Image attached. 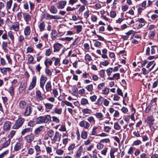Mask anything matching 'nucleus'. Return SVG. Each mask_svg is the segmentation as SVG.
Returning <instances> with one entry per match:
<instances>
[{"label": "nucleus", "mask_w": 158, "mask_h": 158, "mask_svg": "<svg viewBox=\"0 0 158 158\" xmlns=\"http://www.w3.org/2000/svg\"><path fill=\"white\" fill-rule=\"evenodd\" d=\"M8 35L10 37L11 40L13 41L14 40V36L12 32L11 31H10L8 32Z\"/></svg>", "instance_id": "de8ad7c7"}, {"label": "nucleus", "mask_w": 158, "mask_h": 158, "mask_svg": "<svg viewBox=\"0 0 158 158\" xmlns=\"http://www.w3.org/2000/svg\"><path fill=\"white\" fill-rule=\"evenodd\" d=\"M81 104L82 105L85 106L87 104H89V103L87 99L83 98L81 99Z\"/></svg>", "instance_id": "473e14b6"}, {"label": "nucleus", "mask_w": 158, "mask_h": 158, "mask_svg": "<svg viewBox=\"0 0 158 158\" xmlns=\"http://www.w3.org/2000/svg\"><path fill=\"white\" fill-rule=\"evenodd\" d=\"M75 27L77 28L76 32L77 33H80L82 30V26L81 25L76 26Z\"/></svg>", "instance_id": "c03bdc74"}, {"label": "nucleus", "mask_w": 158, "mask_h": 158, "mask_svg": "<svg viewBox=\"0 0 158 158\" xmlns=\"http://www.w3.org/2000/svg\"><path fill=\"white\" fill-rule=\"evenodd\" d=\"M24 121V118L21 117L19 118L12 126V128L14 129H19L22 126Z\"/></svg>", "instance_id": "7ed1b4c3"}, {"label": "nucleus", "mask_w": 158, "mask_h": 158, "mask_svg": "<svg viewBox=\"0 0 158 158\" xmlns=\"http://www.w3.org/2000/svg\"><path fill=\"white\" fill-rule=\"evenodd\" d=\"M45 71L46 73L48 76H50L52 75V73L49 69H48V68L46 67Z\"/></svg>", "instance_id": "4d7b16f0"}, {"label": "nucleus", "mask_w": 158, "mask_h": 158, "mask_svg": "<svg viewBox=\"0 0 158 158\" xmlns=\"http://www.w3.org/2000/svg\"><path fill=\"white\" fill-rule=\"evenodd\" d=\"M88 121L90 123H95V120L93 116H90L87 118Z\"/></svg>", "instance_id": "6e6d98bb"}, {"label": "nucleus", "mask_w": 158, "mask_h": 158, "mask_svg": "<svg viewBox=\"0 0 158 158\" xmlns=\"http://www.w3.org/2000/svg\"><path fill=\"white\" fill-rule=\"evenodd\" d=\"M50 146H45V149L47 153L50 154L52 152V149L51 145Z\"/></svg>", "instance_id": "864d4df0"}, {"label": "nucleus", "mask_w": 158, "mask_h": 158, "mask_svg": "<svg viewBox=\"0 0 158 158\" xmlns=\"http://www.w3.org/2000/svg\"><path fill=\"white\" fill-rule=\"evenodd\" d=\"M12 3V1L11 0H10L6 3V7L7 10L10 9Z\"/></svg>", "instance_id": "a19ab883"}, {"label": "nucleus", "mask_w": 158, "mask_h": 158, "mask_svg": "<svg viewBox=\"0 0 158 158\" xmlns=\"http://www.w3.org/2000/svg\"><path fill=\"white\" fill-rule=\"evenodd\" d=\"M62 112V109L61 108L58 109L57 108H54L53 111L52 112V113H55L59 115L61 114Z\"/></svg>", "instance_id": "bb28decb"}, {"label": "nucleus", "mask_w": 158, "mask_h": 158, "mask_svg": "<svg viewBox=\"0 0 158 158\" xmlns=\"http://www.w3.org/2000/svg\"><path fill=\"white\" fill-rule=\"evenodd\" d=\"M156 65V64L155 63L152 66L151 68L148 69H146L145 68H143L142 69V71L144 75H146L149 73L152 70V69L154 68V67Z\"/></svg>", "instance_id": "f3484780"}, {"label": "nucleus", "mask_w": 158, "mask_h": 158, "mask_svg": "<svg viewBox=\"0 0 158 158\" xmlns=\"http://www.w3.org/2000/svg\"><path fill=\"white\" fill-rule=\"evenodd\" d=\"M150 105H149L147 106V104H146V107L145 110V112L146 113H149L151 110V108L152 107V104H150Z\"/></svg>", "instance_id": "8fccbe9b"}, {"label": "nucleus", "mask_w": 158, "mask_h": 158, "mask_svg": "<svg viewBox=\"0 0 158 158\" xmlns=\"http://www.w3.org/2000/svg\"><path fill=\"white\" fill-rule=\"evenodd\" d=\"M113 71V68H109L107 69L106 72L107 73V75L108 76H109L111 74V73H112Z\"/></svg>", "instance_id": "69168bd1"}, {"label": "nucleus", "mask_w": 158, "mask_h": 158, "mask_svg": "<svg viewBox=\"0 0 158 158\" xmlns=\"http://www.w3.org/2000/svg\"><path fill=\"white\" fill-rule=\"evenodd\" d=\"M10 94L12 96H14L15 95V91L14 87H13V85H12L9 88V91Z\"/></svg>", "instance_id": "2f4dec72"}, {"label": "nucleus", "mask_w": 158, "mask_h": 158, "mask_svg": "<svg viewBox=\"0 0 158 158\" xmlns=\"http://www.w3.org/2000/svg\"><path fill=\"white\" fill-rule=\"evenodd\" d=\"M45 26V25L44 22H42L40 23L39 25V27L40 29V31H43L44 30Z\"/></svg>", "instance_id": "7c9ffc66"}, {"label": "nucleus", "mask_w": 158, "mask_h": 158, "mask_svg": "<svg viewBox=\"0 0 158 158\" xmlns=\"http://www.w3.org/2000/svg\"><path fill=\"white\" fill-rule=\"evenodd\" d=\"M47 79V77H45L43 75H42L41 76L40 81L43 82L45 83Z\"/></svg>", "instance_id": "13d9d810"}, {"label": "nucleus", "mask_w": 158, "mask_h": 158, "mask_svg": "<svg viewBox=\"0 0 158 158\" xmlns=\"http://www.w3.org/2000/svg\"><path fill=\"white\" fill-rule=\"evenodd\" d=\"M54 134V131L52 129H50L47 131V135L50 138L52 137Z\"/></svg>", "instance_id": "e433bc0d"}, {"label": "nucleus", "mask_w": 158, "mask_h": 158, "mask_svg": "<svg viewBox=\"0 0 158 158\" xmlns=\"http://www.w3.org/2000/svg\"><path fill=\"white\" fill-rule=\"evenodd\" d=\"M32 105L31 104H28L23 110H24V115L25 116H28L30 115L32 113Z\"/></svg>", "instance_id": "423d86ee"}, {"label": "nucleus", "mask_w": 158, "mask_h": 158, "mask_svg": "<svg viewBox=\"0 0 158 158\" xmlns=\"http://www.w3.org/2000/svg\"><path fill=\"white\" fill-rule=\"evenodd\" d=\"M155 35L154 31H150L148 34V37L150 39H153Z\"/></svg>", "instance_id": "37998d69"}, {"label": "nucleus", "mask_w": 158, "mask_h": 158, "mask_svg": "<svg viewBox=\"0 0 158 158\" xmlns=\"http://www.w3.org/2000/svg\"><path fill=\"white\" fill-rule=\"evenodd\" d=\"M31 33L30 27L29 26H27L24 29V34L25 35H29Z\"/></svg>", "instance_id": "a878e982"}, {"label": "nucleus", "mask_w": 158, "mask_h": 158, "mask_svg": "<svg viewBox=\"0 0 158 158\" xmlns=\"http://www.w3.org/2000/svg\"><path fill=\"white\" fill-rule=\"evenodd\" d=\"M64 152L63 150L61 149H57L56 150V153L59 155H62Z\"/></svg>", "instance_id": "603ef678"}, {"label": "nucleus", "mask_w": 158, "mask_h": 158, "mask_svg": "<svg viewBox=\"0 0 158 158\" xmlns=\"http://www.w3.org/2000/svg\"><path fill=\"white\" fill-rule=\"evenodd\" d=\"M79 125L82 127H83L86 129H88L90 127V124L88 122L85 120H83L81 121L79 123Z\"/></svg>", "instance_id": "9d476101"}, {"label": "nucleus", "mask_w": 158, "mask_h": 158, "mask_svg": "<svg viewBox=\"0 0 158 158\" xmlns=\"http://www.w3.org/2000/svg\"><path fill=\"white\" fill-rule=\"evenodd\" d=\"M110 139L109 138H105L101 139L100 141V143H110Z\"/></svg>", "instance_id": "09e8293b"}, {"label": "nucleus", "mask_w": 158, "mask_h": 158, "mask_svg": "<svg viewBox=\"0 0 158 158\" xmlns=\"http://www.w3.org/2000/svg\"><path fill=\"white\" fill-rule=\"evenodd\" d=\"M44 126H39L35 130L34 133L36 135H38L42 131H44Z\"/></svg>", "instance_id": "412c9836"}, {"label": "nucleus", "mask_w": 158, "mask_h": 158, "mask_svg": "<svg viewBox=\"0 0 158 158\" xmlns=\"http://www.w3.org/2000/svg\"><path fill=\"white\" fill-rule=\"evenodd\" d=\"M50 11L53 14H56L57 12L56 8L54 5L51 6Z\"/></svg>", "instance_id": "4c0bfd02"}, {"label": "nucleus", "mask_w": 158, "mask_h": 158, "mask_svg": "<svg viewBox=\"0 0 158 158\" xmlns=\"http://www.w3.org/2000/svg\"><path fill=\"white\" fill-rule=\"evenodd\" d=\"M75 143L72 144L71 145L69 146L68 148V150L70 151L71 150H73L75 147Z\"/></svg>", "instance_id": "338daca9"}, {"label": "nucleus", "mask_w": 158, "mask_h": 158, "mask_svg": "<svg viewBox=\"0 0 158 158\" xmlns=\"http://www.w3.org/2000/svg\"><path fill=\"white\" fill-rule=\"evenodd\" d=\"M101 143H98L97 145V148L99 150L102 149L104 147V145Z\"/></svg>", "instance_id": "052dcab7"}, {"label": "nucleus", "mask_w": 158, "mask_h": 158, "mask_svg": "<svg viewBox=\"0 0 158 158\" xmlns=\"http://www.w3.org/2000/svg\"><path fill=\"white\" fill-rule=\"evenodd\" d=\"M34 148L36 152V156L39 155L41 152V149L40 146L36 145L34 147Z\"/></svg>", "instance_id": "c756f323"}, {"label": "nucleus", "mask_w": 158, "mask_h": 158, "mask_svg": "<svg viewBox=\"0 0 158 158\" xmlns=\"http://www.w3.org/2000/svg\"><path fill=\"white\" fill-rule=\"evenodd\" d=\"M61 134L57 132L56 131L54 134V135L53 138V140L54 142L56 141L59 142L61 139Z\"/></svg>", "instance_id": "2eb2a0df"}, {"label": "nucleus", "mask_w": 158, "mask_h": 158, "mask_svg": "<svg viewBox=\"0 0 158 158\" xmlns=\"http://www.w3.org/2000/svg\"><path fill=\"white\" fill-rule=\"evenodd\" d=\"M114 128L116 130H119L120 129V127L118 122L114 123Z\"/></svg>", "instance_id": "e2e57ef3"}, {"label": "nucleus", "mask_w": 158, "mask_h": 158, "mask_svg": "<svg viewBox=\"0 0 158 158\" xmlns=\"http://www.w3.org/2000/svg\"><path fill=\"white\" fill-rule=\"evenodd\" d=\"M62 45L60 44L57 43L53 45L54 52H58L60 49V47L62 46Z\"/></svg>", "instance_id": "5701e85b"}, {"label": "nucleus", "mask_w": 158, "mask_h": 158, "mask_svg": "<svg viewBox=\"0 0 158 158\" xmlns=\"http://www.w3.org/2000/svg\"><path fill=\"white\" fill-rule=\"evenodd\" d=\"M27 87V83L24 81L22 82L19 87V92H22L23 90L26 89Z\"/></svg>", "instance_id": "dca6fc26"}, {"label": "nucleus", "mask_w": 158, "mask_h": 158, "mask_svg": "<svg viewBox=\"0 0 158 158\" xmlns=\"http://www.w3.org/2000/svg\"><path fill=\"white\" fill-rule=\"evenodd\" d=\"M11 69L10 68H2L0 67V70H1V72L3 75L7 74V71H10Z\"/></svg>", "instance_id": "393cba45"}, {"label": "nucleus", "mask_w": 158, "mask_h": 158, "mask_svg": "<svg viewBox=\"0 0 158 158\" xmlns=\"http://www.w3.org/2000/svg\"><path fill=\"white\" fill-rule=\"evenodd\" d=\"M103 100V98L100 96V97L97 99L96 102L95 103V104L96 105H101L102 104Z\"/></svg>", "instance_id": "72a5a7b5"}, {"label": "nucleus", "mask_w": 158, "mask_h": 158, "mask_svg": "<svg viewBox=\"0 0 158 158\" xmlns=\"http://www.w3.org/2000/svg\"><path fill=\"white\" fill-rule=\"evenodd\" d=\"M95 115L98 118L101 120L103 119V118H102L103 117V115L101 113H97L95 114Z\"/></svg>", "instance_id": "ea45409f"}, {"label": "nucleus", "mask_w": 158, "mask_h": 158, "mask_svg": "<svg viewBox=\"0 0 158 158\" xmlns=\"http://www.w3.org/2000/svg\"><path fill=\"white\" fill-rule=\"evenodd\" d=\"M35 125V122L31 120L27 123L28 127H26L23 129L21 131V134L23 135H24L26 133L32 132L33 130V127Z\"/></svg>", "instance_id": "f03ea898"}, {"label": "nucleus", "mask_w": 158, "mask_h": 158, "mask_svg": "<svg viewBox=\"0 0 158 158\" xmlns=\"http://www.w3.org/2000/svg\"><path fill=\"white\" fill-rule=\"evenodd\" d=\"M36 77L35 76L33 77L32 81L31 82L28 88L29 90H31L33 89L36 85Z\"/></svg>", "instance_id": "9b49d317"}, {"label": "nucleus", "mask_w": 158, "mask_h": 158, "mask_svg": "<svg viewBox=\"0 0 158 158\" xmlns=\"http://www.w3.org/2000/svg\"><path fill=\"white\" fill-rule=\"evenodd\" d=\"M83 147L82 146H80L76 152L75 155H74L75 158H80L83 151Z\"/></svg>", "instance_id": "4468645a"}, {"label": "nucleus", "mask_w": 158, "mask_h": 158, "mask_svg": "<svg viewBox=\"0 0 158 158\" xmlns=\"http://www.w3.org/2000/svg\"><path fill=\"white\" fill-rule=\"evenodd\" d=\"M52 63V62L51 60H50L49 61H48V60H45L44 61L45 65L47 68H48V64L50 65H51Z\"/></svg>", "instance_id": "5fc2aeb1"}, {"label": "nucleus", "mask_w": 158, "mask_h": 158, "mask_svg": "<svg viewBox=\"0 0 158 158\" xmlns=\"http://www.w3.org/2000/svg\"><path fill=\"white\" fill-rule=\"evenodd\" d=\"M37 105V108L38 110L39 111L41 112H43L44 111V109L43 108V107L41 105L39 104H36Z\"/></svg>", "instance_id": "680f3d73"}, {"label": "nucleus", "mask_w": 158, "mask_h": 158, "mask_svg": "<svg viewBox=\"0 0 158 158\" xmlns=\"http://www.w3.org/2000/svg\"><path fill=\"white\" fill-rule=\"evenodd\" d=\"M51 81H50L47 82L45 85V88L47 92L50 91L52 90Z\"/></svg>", "instance_id": "cd10ccee"}, {"label": "nucleus", "mask_w": 158, "mask_h": 158, "mask_svg": "<svg viewBox=\"0 0 158 158\" xmlns=\"http://www.w3.org/2000/svg\"><path fill=\"white\" fill-rule=\"evenodd\" d=\"M85 88L89 91H91L93 90V85L92 84H90L87 85Z\"/></svg>", "instance_id": "49530a36"}, {"label": "nucleus", "mask_w": 158, "mask_h": 158, "mask_svg": "<svg viewBox=\"0 0 158 158\" xmlns=\"http://www.w3.org/2000/svg\"><path fill=\"white\" fill-rule=\"evenodd\" d=\"M101 127L100 126H94L93 128L92 134V135H95L97 136L98 135V133L101 132Z\"/></svg>", "instance_id": "6e6552de"}, {"label": "nucleus", "mask_w": 158, "mask_h": 158, "mask_svg": "<svg viewBox=\"0 0 158 158\" xmlns=\"http://www.w3.org/2000/svg\"><path fill=\"white\" fill-rule=\"evenodd\" d=\"M87 132L85 130H83L81 134V136L82 138L83 139H86L87 137Z\"/></svg>", "instance_id": "f704fd0d"}, {"label": "nucleus", "mask_w": 158, "mask_h": 158, "mask_svg": "<svg viewBox=\"0 0 158 158\" xmlns=\"http://www.w3.org/2000/svg\"><path fill=\"white\" fill-rule=\"evenodd\" d=\"M82 112L83 114H90L91 113L92 111L90 109L88 108H85L82 109Z\"/></svg>", "instance_id": "58836bf2"}, {"label": "nucleus", "mask_w": 158, "mask_h": 158, "mask_svg": "<svg viewBox=\"0 0 158 158\" xmlns=\"http://www.w3.org/2000/svg\"><path fill=\"white\" fill-rule=\"evenodd\" d=\"M44 105L45 107V111L47 112H49L53 106L52 104L50 103H44Z\"/></svg>", "instance_id": "aec40b11"}, {"label": "nucleus", "mask_w": 158, "mask_h": 158, "mask_svg": "<svg viewBox=\"0 0 158 158\" xmlns=\"http://www.w3.org/2000/svg\"><path fill=\"white\" fill-rule=\"evenodd\" d=\"M109 93V89L106 87L105 88L102 90L103 94L107 95Z\"/></svg>", "instance_id": "a18cd8bd"}, {"label": "nucleus", "mask_w": 158, "mask_h": 158, "mask_svg": "<svg viewBox=\"0 0 158 158\" xmlns=\"http://www.w3.org/2000/svg\"><path fill=\"white\" fill-rule=\"evenodd\" d=\"M117 93L118 95L121 96L123 97V94L122 90L119 88H118L117 90Z\"/></svg>", "instance_id": "bf43d9fd"}, {"label": "nucleus", "mask_w": 158, "mask_h": 158, "mask_svg": "<svg viewBox=\"0 0 158 158\" xmlns=\"http://www.w3.org/2000/svg\"><path fill=\"white\" fill-rule=\"evenodd\" d=\"M35 138V135L31 133L29 135H27L24 137V139L26 142L28 143L31 144Z\"/></svg>", "instance_id": "39448f33"}, {"label": "nucleus", "mask_w": 158, "mask_h": 158, "mask_svg": "<svg viewBox=\"0 0 158 158\" xmlns=\"http://www.w3.org/2000/svg\"><path fill=\"white\" fill-rule=\"evenodd\" d=\"M67 3L66 1L63 0L58 2L56 4L57 6L59 9H63Z\"/></svg>", "instance_id": "ddd939ff"}, {"label": "nucleus", "mask_w": 158, "mask_h": 158, "mask_svg": "<svg viewBox=\"0 0 158 158\" xmlns=\"http://www.w3.org/2000/svg\"><path fill=\"white\" fill-rule=\"evenodd\" d=\"M11 29L15 31H17L19 30V24L17 22L14 23V24L11 27Z\"/></svg>", "instance_id": "4be33fe9"}, {"label": "nucleus", "mask_w": 158, "mask_h": 158, "mask_svg": "<svg viewBox=\"0 0 158 158\" xmlns=\"http://www.w3.org/2000/svg\"><path fill=\"white\" fill-rule=\"evenodd\" d=\"M52 121L56 123H58L60 122L59 119L56 117L55 116H52Z\"/></svg>", "instance_id": "3c124183"}, {"label": "nucleus", "mask_w": 158, "mask_h": 158, "mask_svg": "<svg viewBox=\"0 0 158 158\" xmlns=\"http://www.w3.org/2000/svg\"><path fill=\"white\" fill-rule=\"evenodd\" d=\"M16 131L14 130L11 131L8 135V139L10 140L13 137L15 134Z\"/></svg>", "instance_id": "c9c22d12"}, {"label": "nucleus", "mask_w": 158, "mask_h": 158, "mask_svg": "<svg viewBox=\"0 0 158 158\" xmlns=\"http://www.w3.org/2000/svg\"><path fill=\"white\" fill-rule=\"evenodd\" d=\"M65 105L67 106H70L73 108H74V106L73 105L72 103L70 102H69L67 101H62L61 103V106L63 107H64Z\"/></svg>", "instance_id": "b1692460"}, {"label": "nucleus", "mask_w": 158, "mask_h": 158, "mask_svg": "<svg viewBox=\"0 0 158 158\" xmlns=\"http://www.w3.org/2000/svg\"><path fill=\"white\" fill-rule=\"evenodd\" d=\"M51 121L50 115L47 114L43 116H40L35 119V122L37 124H49Z\"/></svg>", "instance_id": "f257e3e1"}, {"label": "nucleus", "mask_w": 158, "mask_h": 158, "mask_svg": "<svg viewBox=\"0 0 158 158\" xmlns=\"http://www.w3.org/2000/svg\"><path fill=\"white\" fill-rule=\"evenodd\" d=\"M36 98L39 101H42L46 98L45 94H42L41 92L38 90L35 92Z\"/></svg>", "instance_id": "0eeeda50"}, {"label": "nucleus", "mask_w": 158, "mask_h": 158, "mask_svg": "<svg viewBox=\"0 0 158 158\" xmlns=\"http://www.w3.org/2000/svg\"><path fill=\"white\" fill-rule=\"evenodd\" d=\"M120 75L118 73L114 74L113 75V77L115 79L118 80L120 79Z\"/></svg>", "instance_id": "0e129e2a"}, {"label": "nucleus", "mask_w": 158, "mask_h": 158, "mask_svg": "<svg viewBox=\"0 0 158 158\" xmlns=\"http://www.w3.org/2000/svg\"><path fill=\"white\" fill-rule=\"evenodd\" d=\"M11 126V123L9 121L5 122L3 124V130L5 132H7L10 130Z\"/></svg>", "instance_id": "1a4fd4ad"}, {"label": "nucleus", "mask_w": 158, "mask_h": 158, "mask_svg": "<svg viewBox=\"0 0 158 158\" xmlns=\"http://www.w3.org/2000/svg\"><path fill=\"white\" fill-rule=\"evenodd\" d=\"M155 119L152 115L148 116L146 119V122L149 125L150 128L151 129L152 127L153 129V131L151 130L152 131H154L155 128L152 126L154 125Z\"/></svg>", "instance_id": "20e7f679"}, {"label": "nucleus", "mask_w": 158, "mask_h": 158, "mask_svg": "<svg viewBox=\"0 0 158 158\" xmlns=\"http://www.w3.org/2000/svg\"><path fill=\"white\" fill-rule=\"evenodd\" d=\"M23 17L25 21L27 23V22L30 21L31 19V16L28 13H23Z\"/></svg>", "instance_id": "a211bd4d"}, {"label": "nucleus", "mask_w": 158, "mask_h": 158, "mask_svg": "<svg viewBox=\"0 0 158 158\" xmlns=\"http://www.w3.org/2000/svg\"><path fill=\"white\" fill-rule=\"evenodd\" d=\"M19 105L20 108L23 110L27 106V105L25 101L22 100L19 102Z\"/></svg>", "instance_id": "6ab92c4d"}, {"label": "nucleus", "mask_w": 158, "mask_h": 158, "mask_svg": "<svg viewBox=\"0 0 158 158\" xmlns=\"http://www.w3.org/2000/svg\"><path fill=\"white\" fill-rule=\"evenodd\" d=\"M89 98L92 102H94L96 100L97 98V96L96 95H94L93 96H90Z\"/></svg>", "instance_id": "774afa93"}, {"label": "nucleus", "mask_w": 158, "mask_h": 158, "mask_svg": "<svg viewBox=\"0 0 158 158\" xmlns=\"http://www.w3.org/2000/svg\"><path fill=\"white\" fill-rule=\"evenodd\" d=\"M21 143L19 142H17L15 145L14 149L15 151H17L19 150L21 148Z\"/></svg>", "instance_id": "c85d7f7f"}, {"label": "nucleus", "mask_w": 158, "mask_h": 158, "mask_svg": "<svg viewBox=\"0 0 158 158\" xmlns=\"http://www.w3.org/2000/svg\"><path fill=\"white\" fill-rule=\"evenodd\" d=\"M9 152L8 150H6L5 151L0 154V158H3L5 155L8 154Z\"/></svg>", "instance_id": "79ce46f5"}, {"label": "nucleus", "mask_w": 158, "mask_h": 158, "mask_svg": "<svg viewBox=\"0 0 158 158\" xmlns=\"http://www.w3.org/2000/svg\"><path fill=\"white\" fill-rule=\"evenodd\" d=\"M11 140L8 139V140H6V138L4 137L2 138L1 140V141L5 142L2 144V147L3 148H6L8 147L10 145V142Z\"/></svg>", "instance_id": "f8f14e48"}]
</instances>
